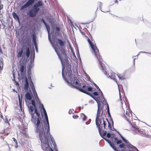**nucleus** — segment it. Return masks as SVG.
<instances>
[{
    "label": "nucleus",
    "instance_id": "4",
    "mask_svg": "<svg viewBox=\"0 0 151 151\" xmlns=\"http://www.w3.org/2000/svg\"><path fill=\"white\" fill-rule=\"evenodd\" d=\"M120 99L121 101L122 107L124 112L125 110H126L125 114H124L125 117L127 120L129 122L132 119V116L127 99L126 97L124 96L123 97L122 99V97L120 95Z\"/></svg>",
    "mask_w": 151,
    "mask_h": 151
},
{
    "label": "nucleus",
    "instance_id": "13",
    "mask_svg": "<svg viewBox=\"0 0 151 151\" xmlns=\"http://www.w3.org/2000/svg\"><path fill=\"white\" fill-rule=\"evenodd\" d=\"M35 1V0H29L26 3L21 7L20 10H22L30 6L34 3Z\"/></svg>",
    "mask_w": 151,
    "mask_h": 151
},
{
    "label": "nucleus",
    "instance_id": "12",
    "mask_svg": "<svg viewBox=\"0 0 151 151\" xmlns=\"http://www.w3.org/2000/svg\"><path fill=\"white\" fill-rule=\"evenodd\" d=\"M57 40L58 41L59 45L61 46L60 50L62 53V54L61 55H63V54H65V48L63 47L65 46V42L60 39H58Z\"/></svg>",
    "mask_w": 151,
    "mask_h": 151
},
{
    "label": "nucleus",
    "instance_id": "33",
    "mask_svg": "<svg viewBox=\"0 0 151 151\" xmlns=\"http://www.w3.org/2000/svg\"><path fill=\"white\" fill-rule=\"evenodd\" d=\"M41 106H42V108L44 114H46V113H47L46 111L45 110V108L44 107V106L42 104Z\"/></svg>",
    "mask_w": 151,
    "mask_h": 151
},
{
    "label": "nucleus",
    "instance_id": "16",
    "mask_svg": "<svg viewBox=\"0 0 151 151\" xmlns=\"http://www.w3.org/2000/svg\"><path fill=\"white\" fill-rule=\"evenodd\" d=\"M31 103L32 105L35 108V113L36 114L37 116H38V117H39L40 116V114L39 112H38L37 108L35 106V101L34 100H32L31 101Z\"/></svg>",
    "mask_w": 151,
    "mask_h": 151
},
{
    "label": "nucleus",
    "instance_id": "39",
    "mask_svg": "<svg viewBox=\"0 0 151 151\" xmlns=\"http://www.w3.org/2000/svg\"><path fill=\"white\" fill-rule=\"evenodd\" d=\"M106 131H104L103 132H101V134L102 133V135L103 136H105L106 134Z\"/></svg>",
    "mask_w": 151,
    "mask_h": 151
},
{
    "label": "nucleus",
    "instance_id": "8",
    "mask_svg": "<svg viewBox=\"0 0 151 151\" xmlns=\"http://www.w3.org/2000/svg\"><path fill=\"white\" fill-rule=\"evenodd\" d=\"M132 125L134 129L133 130V132L134 134H140L143 133V130L139 129V127L135 123H133L132 124Z\"/></svg>",
    "mask_w": 151,
    "mask_h": 151
},
{
    "label": "nucleus",
    "instance_id": "11",
    "mask_svg": "<svg viewBox=\"0 0 151 151\" xmlns=\"http://www.w3.org/2000/svg\"><path fill=\"white\" fill-rule=\"evenodd\" d=\"M19 70L21 76H24L26 74V64L24 63L20 65Z\"/></svg>",
    "mask_w": 151,
    "mask_h": 151
},
{
    "label": "nucleus",
    "instance_id": "53",
    "mask_svg": "<svg viewBox=\"0 0 151 151\" xmlns=\"http://www.w3.org/2000/svg\"><path fill=\"white\" fill-rule=\"evenodd\" d=\"M1 0H0V4H1Z\"/></svg>",
    "mask_w": 151,
    "mask_h": 151
},
{
    "label": "nucleus",
    "instance_id": "22",
    "mask_svg": "<svg viewBox=\"0 0 151 151\" xmlns=\"http://www.w3.org/2000/svg\"><path fill=\"white\" fill-rule=\"evenodd\" d=\"M29 83L27 78H26L25 79V83L24 85V88L27 90L28 89L29 87Z\"/></svg>",
    "mask_w": 151,
    "mask_h": 151
},
{
    "label": "nucleus",
    "instance_id": "29",
    "mask_svg": "<svg viewBox=\"0 0 151 151\" xmlns=\"http://www.w3.org/2000/svg\"><path fill=\"white\" fill-rule=\"evenodd\" d=\"M20 132L21 133H23L24 134H25L27 132V129L24 128L23 129H21Z\"/></svg>",
    "mask_w": 151,
    "mask_h": 151
},
{
    "label": "nucleus",
    "instance_id": "35",
    "mask_svg": "<svg viewBox=\"0 0 151 151\" xmlns=\"http://www.w3.org/2000/svg\"><path fill=\"white\" fill-rule=\"evenodd\" d=\"M108 123V127L109 129H111V124L110 122H109L108 121L107 119Z\"/></svg>",
    "mask_w": 151,
    "mask_h": 151
},
{
    "label": "nucleus",
    "instance_id": "45",
    "mask_svg": "<svg viewBox=\"0 0 151 151\" xmlns=\"http://www.w3.org/2000/svg\"><path fill=\"white\" fill-rule=\"evenodd\" d=\"M94 84L96 88H99V87H98V86L95 83H94Z\"/></svg>",
    "mask_w": 151,
    "mask_h": 151
},
{
    "label": "nucleus",
    "instance_id": "15",
    "mask_svg": "<svg viewBox=\"0 0 151 151\" xmlns=\"http://www.w3.org/2000/svg\"><path fill=\"white\" fill-rule=\"evenodd\" d=\"M23 48L19 49L17 52V57L19 58L22 57L23 58H24V54H23Z\"/></svg>",
    "mask_w": 151,
    "mask_h": 151
},
{
    "label": "nucleus",
    "instance_id": "32",
    "mask_svg": "<svg viewBox=\"0 0 151 151\" xmlns=\"http://www.w3.org/2000/svg\"><path fill=\"white\" fill-rule=\"evenodd\" d=\"M60 29L59 27H56L55 28V31L57 32V33H58L60 31Z\"/></svg>",
    "mask_w": 151,
    "mask_h": 151
},
{
    "label": "nucleus",
    "instance_id": "31",
    "mask_svg": "<svg viewBox=\"0 0 151 151\" xmlns=\"http://www.w3.org/2000/svg\"><path fill=\"white\" fill-rule=\"evenodd\" d=\"M120 137H121V138H122V139L123 140L125 143H127V142H128V141L126 140L124 138V137H123L122 136V135L121 134H120Z\"/></svg>",
    "mask_w": 151,
    "mask_h": 151
},
{
    "label": "nucleus",
    "instance_id": "9",
    "mask_svg": "<svg viewBox=\"0 0 151 151\" xmlns=\"http://www.w3.org/2000/svg\"><path fill=\"white\" fill-rule=\"evenodd\" d=\"M100 121V124L99 125H96L97 127L99 132L101 135V132L103 131L105 129V126L106 125L105 122L104 120H103V123L102 124L101 119H99Z\"/></svg>",
    "mask_w": 151,
    "mask_h": 151
},
{
    "label": "nucleus",
    "instance_id": "25",
    "mask_svg": "<svg viewBox=\"0 0 151 151\" xmlns=\"http://www.w3.org/2000/svg\"><path fill=\"white\" fill-rule=\"evenodd\" d=\"M22 96H21V98H20V96L18 95L19 101V105L22 108Z\"/></svg>",
    "mask_w": 151,
    "mask_h": 151
},
{
    "label": "nucleus",
    "instance_id": "49",
    "mask_svg": "<svg viewBox=\"0 0 151 151\" xmlns=\"http://www.w3.org/2000/svg\"><path fill=\"white\" fill-rule=\"evenodd\" d=\"M9 134V133L8 132V133H6V134H5L4 135H7Z\"/></svg>",
    "mask_w": 151,
    "mask_h": 151
},
{
    "label": "nucleus",
    "instance_id": "17",
    "mask_svg": "<svg viewBox=\"0 0 151 151\" xmlns=\"http://www.w3.org/2000/svg\"><path fill=\"white\" fill-rule=\"evenodd\" d=\"M104 139L109 144L111 147L115 151H118L117 149V148L114 145V144H112L110 141L108 139H107L105 138H104Z\"/></svg>",
    "mask_w": 151,
    "mask_h": 151
},
{
    "label": "nucleus",
    "instance_id": "20",
    "mask_svg": "<svg viewBox=\"0 0 151 151\" xmlns=\"http://www.w3.org/2000/svg\"><path fill=\"white\" fill-rule=\"evenodd\" d=\"M114 139V141L113 142H115V141H116V143L117 144H121L122 143V141L121 140H118V138L117 137H113L112 139V140H113V139Z\"/></svg>",
    "mask_w": 151,
    "mask_h": 151
},
{
    "label": "nucleus",
    "instance_id": "28",
    "mask_svg": "<svg viewBox=\"0 0 151 151\" xmlns=\"http://www.w3.org/2000/svg\"><path fill=\"white\" fill-rule=\"evenodd\" d=\"M12 139H13V141L15 143V148H17L18 147V142H17V140L14 137Z\"/></svg>",
    "mask_w": 151,
    "mask_h": 151
},
{
    "label": "nucleus",
    "instance_id": "19",
    "mask_svg": "<svg viewBox=\"0 0 151 151\" xmlns=\"http://www.w3.org/2000/svg\"><path fill=\"white\" fill-rule=\"evenodd\" d=\"M116 74L114 72H112L111 73L110 76L111 79L116 81Z\"/></svg>",
    "mask_w": 151,
    "mask_h": 151
},
{
    "label": "nucleus",
    "instance_id": "46",
    "mask_svg": "<svg viewBox=\"0 0 151 151\" xmlns=\"http://www.w3.org/2000/svg\"><path fill=\"white\" fill-rule=\"evenodd\" d=\"M50 151H54L51 148H50Z\"/></svg>",
    "mask_w": 151,
    "mask_h": 151
},
{
    "label": "nucleus",
    "instance_id": "18",
    "mask_svg": "<svg viewBox=\"0 0 151 151\" xmlns=\"http://www.w3.org/2000/svg\"><path fill=\"white\" fill-rule=\"evenodd\" d=\"M32 41L34 43L35 47L37 45V43L36 42V36L35 33H33L32 34Z\"/></svg>",
    "mask_w": 151,
    "mask_h": 151
},
{
    "label": "nucleus",
    "instance_id": "7",
    "mask_svg": "<svg viewBox=\"0 0 151 151\" xmlns=\"http://www.w3.org/2000/svg\"><path fill=\"white\" fill-rule=\"evenodd\" d=\"M98 105V108L96 118V125H98L99 124H100V121L99 119H101L102 118V115L103 114V110L102 107L101 105H99V104Z\"/></svg>",
    "mask_w": 151,
    "mask_h": 151
},
{
    "label": "nucleus",
    "instance_id": "41",
    "mask_svg": "<svg viewBox=\"0 0 151 151\" xmlns=\"http://www.w3.org/2000/svg\"><path fill=\"white\" fill-rule=\"evenodd\" d=\"M106 136L108 138H110L111 137V134L109 133H108L107 134Z\"/></svg>",
    "mask_w": 151,
    "mask_h": 151
},
{
    "label": "nucleus",
    "instance_id": "2",
    "mask_svg": "<svg viewBox=\"0 0 151 151\" xmlns=\"http://www.w3.org/2000/svg\"><path fill=\"white\" fill-rule=\"evenodd\" d=\"M54 50L59 58L60 59L62 65V75L64 80L68 83L70 84L71 82L75 80L76 79L74 75L71 74V66L69 63L68 58L65 54L60 55L59 53L56 48L55 47Z\"/></svg>",
    "mask_w": 151,
    "mask_h": 151
},
{
    "label": "nucleus",
    "instance_id": "48",
    "mask_svg": "<svg viewBox=\"0 0 151 151\" xmlns=\"http://www.w3.org/2000/svg\"><path fill=\"white\" fill-rule=\"evenodd\" d=\"M36 98L38 100H39L38 97V96H37V95L36 93Z\"/></svg>",
    "mask_w": 151,
    "mask_h": 151
},
{
    "label": "nucleus",
    "instance_id": "36",
    "mask_svg": "<svg viewBox=\"0 0 151 151\" xmlns=\"http://www.w3.org/2000/svg\"><path fill=\"white\" fill-rule=\"evenodd\" d=\"M125 145L124 143H122V144H120L119 145V147L120 148H122L124 147Z\"/></svg>",
    "mask_w": 151,
    "mask_h": 151
},
{
    "label": "nucleus",
    "instance_id": "24",
    "mask_svg": "<svg viewBox=\"0 0 151 151\" xmlns=\"http://www.w3.org/2000/svg\"><path fill=\"white\" fill-rule=\"evenodd\" d=\"M80 117L83 121H85L87 118V116L83 113H81L80 114Z\"/></svg>",
    "mask_w": 151,
    "mask_h": 151
},
{
    "label": "nucleus",
    "instance_id": "27",
    "mask_svg": "<svg viewBox=\"0 0 151 151\" xmlns=\"http://www.w3.org/2000/svg\"><path fill=\"white\" fill-rule=\"evenodd\" d=\"M43 21H44V24L46 27L47 29V31L48 33H49V32H50V27H49V26L48 25H47V24L46 22H45V21L43 20Z\"/></svg>",
    "mask_w": 151,
    "mask_h": 151
},
{
    "label": "nucleus",
    "instance_id": "38",
    "mask_svg": "<svg viewBox=\"0 0 151 151\" xmlns=\"http://www.w3.org/2000/svg\"><path fill=\"white\" fill-rule=\"evenodd\" d=\"M4 118L2 114H0V121H1L2 119L3 120L4 119Z\"/></svg>",
    "mask_w": 151,
    "mask_h": 151
},
{
    "label": "nucleus",
    "instance_id": "51",
    "mask_svg": "<svg viewBox=\"0 0 151 151\" xmlns=\"http://www.w3.org/2000/svg\"><path fill=\"white\" fill-rule=\"evenodd\" d=\"M115 2L116 3H118V2L117 0H115Z\"/></svg>",
    "mask_w": 151,
    "mask_h": 151
},
{
    "label": "nucleus",
    "instance_id": "54",
    "mask_svg": "<svg viewBox=\"0 0 151 151\" xmlns=\"http://www.w3.org/2000/svg\"><path fill=\"white\" fill-rule=\"evenodd\" d=\"M86 124H87V122H86Z\"/></svg>",
    "mask_w": 151,
    "mask_h": 151
},
{
    "label": "nucleus",
    "instance_id": "1",
    "mask_svg": "<svg viewBox=\"0 0 151 151\" xmlns=\"http://www.w3.org/2000/svg\"><path fill=\"white\" fill-rule=\"evenodd\" d=\"M45 118L46 121V123L44 124V128L46 132L44 131V129L43 123L41 121V119L40 116L36 119L35 125L37 129L36 130L37 132L39 133L40 139L42 142V145L45 148H47L49 147V145L48 142L51 140L53 143L54 147L56 145L55 143L53 142L52 137L50 133V126L49 122L47 113L45 114Z\"/></svg>",
    "mask_w": 151,
    "mask_h": 151
},
{
    "label": "nucleus",
    "instance_id": "6",
    "mask_svg": "<svg viewBox=\"0 0 151 151\" xmlns=\"http://www.w3.org/2000/svg\"><path fill=\"white\" fill-rule=\"evenodd\" d=\"M43 5V2L39 1L36 3L33 6L32 8L29 12L28 14L29 16L31 17H35L38 12L40 8L39 7Z\"/></svg>",
    "mask_w": 151,
    "mask_h": 151
},
{
    "label": "nucleus",
    "instance_id": "52",
    "mask_svg": "<svg viewBox=\"0 0 151 151\" xmlns=\"http://www.w3.org/2000/svg\"><path fill=\"white\" fill-rule=\"evenodd\" d=\"M42 22H43V23H44V21H43V20L44 21H45L43 19H42Z\"/></svg>",
    "mask_w": 151,
    "mask_h": 151
},
{
    "label": "nucleus",
    "instance_id": "30",
    "mask_svg": "<svg viewBox=\"0 0 151 151\" xmlns=\"http://www.w3.org/2000/svg\"><path fill=\"white\" fill-rule=\"evenodd\" d=\"M106 68L104 67H102V71L104 73V74H106Z\"/></svg>",
    "mask_w": 151,
    "mask_h": 151
},
{
    "label": "nucleus",
    "instance_id": "44",
    "mask_svg": "<svg viewBox=\"0 0 151 151\" xmlns=\"http://www.w3.org/2000/svg\"><path fill=\"white\" fill-rule=\"evenodd\" d=\"M118 77L120 79H123V78L122 77H121L119 75V76H118Z\"/></svg>",
    "mask_w": 151,
    "mask_h": 151
},
{
    "label": "nucleus",
    "instance_id": "42",
    "mask_svg": "<svg viewBox=\"0 0 151 151\" xmlns=\"http://www.w3.org/2000/svg\"><path fill=\"white\" fill-rule=\"evenodd\" d=\"M132 146V148L134 149V150H138L134 146Z\"/></svg>",
    "mask_w": 151,
    "mask_h": 151
},
{
    "label": "nucleus",
    "instance_id": "40",
    "mask_svg": "<svg viewBox=\"0 0 151 151\" xmlns=\"http://www.w3.org/2000/svg\"><path fill=\"white\" fill-rule=\"evenodd\" d=\"M93 95L96 96H97L98 95V93L96 92H95L93 93Z\"/></svg>",
    "mask_w": 151,
    "mask_h": 151
},
{
    "label": "nucleus",
    "instance_id": "3",
    "mask_svg": "<svg viewBox=\"0 0 151 151\" xmlns=\"http://www.w3.org/2000/svg\"><path fill=\"white\" fill-rule=\"evenodd\" d=\"M70 84L74 88L87 94H88L89 93L87 92L88 91H91L93 89V88L91 87L87 86L83 83H80L79 81L77 78L75 80L73 81Z\"/></svg>",
    "mask_w": 151,
    "mask_h": 151
},
{
    "label": "nucleus",
    "instance_id": "55",
    "mask_svg": "<svg viewBox=\"0 0 151 151\" xmlns=\"http://www.w3.org/2000/svg\"><path fill=\"white\" fill-rule=\"evenodd\" d=\"M130 151H133V150H131Z\"/></svg>",
    "mask_w": 151,
    "mask_h": 151
},
{
    "label": "nucleus",
    "instance_id": "37",
    "mask_svg": "<svg viewBox=\"0 0 151 151\" xmlns=\"http://www.w3.org/2000/svg\"><path fill=\"white\" fill-rule=\"evenodd\" d=\"M30 85L32 89V87H33L34 88V85L33 84V83L32 80H31V81H30Z\"/></svg>",
    "mask_w": 151,
    "mask_h": 151
},
{
    "label": "nucleus",
    "instance_id": "50",
    "mask_svg": "<svg viewBox=\"0 0 151 151\" xmlns=\"http://www.w3.org/2000/svg\"><path fill=\"white\" fill-rule=\"evenodd\" d=\"M35 47V48H36V50L37 51V45L36 46V47Z\"/></svg>",
    "mask_w": 151,
    "mask_h": 151
},
{
    "label": "nucleus",
    "instance_id": "21",
    "mask_svg": "<svg viewBox=\"0 0 151 151\" xmlns=\"http://www.w3.org/2000/svg\"><path fill=\"white\" fill-rule=\"evenodd\" d=\"M12 15L14 18L16 20H17L19 22V18L17 14L14 12L12 13Z\"/></svg>",
    "mask_w": 151,
    "mask_h": 151
},
{
    "label": "nucleus",
    "instance_id": "5",
    "mask_svg": "<svg viewBox=\"0 0 151 151\" xmlns=\"http://www.w3.org/2000/svg\"><path fill=\"white\" fill-rule=\"evenodd\" d=\"M81 34L85 36L87 38L88 42L90 45L92 51L95 54V56L98 59L99 61L100 62L101 61V56L100 55V54L99 52V50L96 45V44L93 42L92 39L91 40L86 35L85 33L83 32H81Z\"/></svg>",
    "mask_w": 151,
    "mask_h": 151
},
{
    "label": "nucleus",
    "instance_id": "23",
    "mask_svg": "<svg viewBox=\"0 0 151 151\" xmlns=\"http://www.w3.org/2000/svg\"><path fill=\"white\" fill-rule=\"evenodd\" d=\"M25 97L28 100H30L32 99L31 95L29 92L25 94Z\"/></svg>",
    "mask_w": 151,
    "mask_h": 151
},
{
    "label": "nucleus",
    "instance_id": "47",
    "mask_svg": "<svg viewBox=\"0 0 151 151\" xmlns=\"http://www.w3.org/2000/svg\"><path fill=\"white\" fill-rule=\"evenodd\" d=\"M1 62L2 64H3V60H1Z\"/></svg>",
    "mask_w": 151,
    "mask_h": 151
},
{
    "label": "nucleus",
    "instance_id": "14",
    "mask_svg": "<svg viewBox=\"0 0 151 151\" xmlns=\"http://www.w3.org/2000/svg\"><path fill=\"white\" fill-rule=\"evenodd\" d=\"M31 48V45L29 44H27L26 46V52L25 54L27 58H28L30 54V49Z\"/></svg>",
    "mask_w": 151,
    "mask_h": 151
},
{
    "label": "nucleus",
    "instance_id": "10",
    "mask_svg": "<svg viewBox=\"0 0 151 151\" xmlns=\"http://www.w3.org/2000/svg\"><path fill=\"white\" fill-rule=\"evenodd\" d=\"M34 108V107L33 106H29V113L31 115L32 118L31 120L32 122L34 124H35L36 122V119H37V118L34 115L35 114V112H33L34 109H35V108Z\"/></svg>",
    "mask_w": 151,
    "mask_h": 151
},
{
    "label": "nucleus",
    "instance_id": "43",
    "mask_svg": "<svg viewBox=\"0 0 151 151\" xmlns=\"http://www.w3.org/2000/svg\"><path fill=\"white\" fill-rule=\"evenodd\" d=\"M107 111L108 112V114L109 115H110L109 110V107L108 106Z\"/></svg>",
    "mask_w": 151,
    "mask_h": 151
},
{
    "label": "nucleus",
    "instance_id": "26",
    "mask_svg": "<svg viewBox=\"0 0 151 151\" xmlns=\"http://www.w3.org/2000/svg\"><path fill=\"white\" fill-rule=\"evenodd\" d=\"M3 121H4L5 123L7 124V126H9L10 125V124L8 121V119L6 117H5V118L3 120Z\"/></svg>",
    "mask_w": 151,
    "mask_h": 151
},
{
    "label": "nucleus",
    "instance_id": "34",
    "mask_svg": "<svg viewBox=\"0 0 151 151\" xmlns=\"http://www.w3.org/2000/svg\"><path fill=\"white\" fill-rule=\"evenodd\" d=\"M78 117V116L77 114H74L73 116V117L74 119H77Z\"/></svg>",
    "mask_w": 151,
    "mask_h": 151
}]
</instances>
